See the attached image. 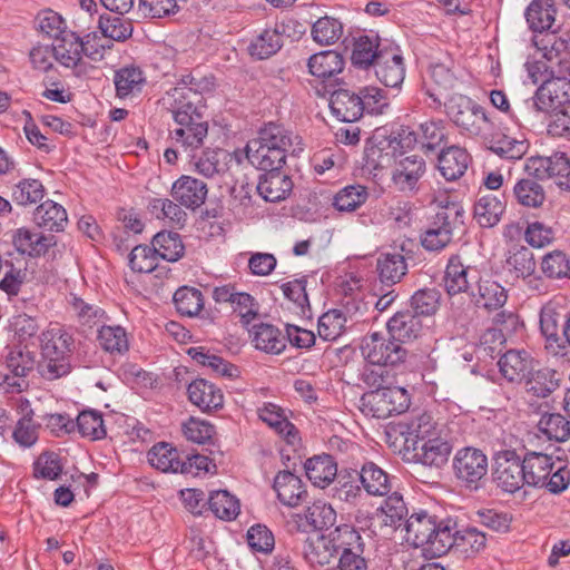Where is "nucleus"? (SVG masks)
<instances>
[{
    "instance_id": "f257e3e1",
    "label": "nucleus",
    "mask_w": 570,
    "mask_h": 570,
    "mask_svg": "<svg viewBox=\"0 0 570 570\" xmlns=\"http://www.w3.org/2000/svg\"><path fill=\"white\" fill-rule=\"evenodd\" d=\"M405 540L421 547L432 557L445 554L455 542L454 523L451 520L438 521L426 512L412 514L404 523Z\"/></svg>"
},
{
    "instance_id": "f03ea898",
    "label": "nucleus",
    "mask_w": 570,
    "mask_h": 570,
    "mask_svg": "<svg viewBox=\"0 0 570 570\" xmlns=\"http://www.w3.org/2000/svg\"><path fill=\"white\" fill-rule=\"evenodd\" d=\"M41 362L39 372L46 380L53 381L70 372V355L73 348L72 335L59 324H51L39 337Z\"/></svg>"
},
{
    "instance_id": "7ed1b4c3",
    "label": "nucleus",
    "mask_w": 570,
    "mask_h": 570,
    "mask_svg": "<svg viewBox=\"0 0 570 570\" xmlns=\"http://www.w3.org/2000/svg\"><path fill=\"white\" fill-rule=\"evenodd\" d=\"M446 112L461 135L472 138L488 139L492 132L493 122L484 108L471 98L463 95H454L445 104Z\"/></svg>"
},
{
    "instance_id": "20e7f679",
    "label": "nucleus",
    "mask_w": 570,
    "mask_h": 570,
    "mask_svg": "<svg viewBox=\"0 0 570 570\" xmlns=\"http://www.w3.org/2000/svg\"><path fill=\"white\" fill-rule=\"evenodd\" d=\"M441 209L436 213L433 222L421 234V244L429 252L444 249L453 238V230L458 223H462L463 207L455 203L440 202Z\"/></svg>"
},
{
    "instance_id": "39448f33",
    "label": "nucleus",
    "mask_w": 570,
    "mask_h": 570,
    "mask_svg": "<svg viewBox=\"0 0 570 570\" xmlns=\"http://www.w3.org/2000/svg\"><path fill=\"white\" fill-rule=\"evenodd\" d=\"M520 115L527 118L532 110L553 112L570 106V80L554 77L546 80L535 91L534 96L523 101Z\"/></svg>"
},
{
    "instance_id": "423d86ee",
    "label": "nucleus",
    "mask_w": 570,
    "mask_h": 570,
    "mask_svg": "<svg viewBox=\"0 0 570 570\" xmlns=\"http://www.w3.org/2000/svg\"><path fill=\"white\" fill-rule=\"evenodd\" d=\"M361 402L363 411L377 419L401 414L409 409L411 403L407 391L400 386H386L370 391L362 396Z\"/></svg>"
},
{
    "instance_id": "0eeeda50",
    "label": "nucleus",
    "mask_w": 570,
    "mask_h": 570,
    "mask_svg": "<svg viewBox=\"0 0 570 570\" xmlns=\"http://www.w3.org/2000/svg\"><path fill=\"white\" fill-rule=\"evenodd\" d=\"M82 55L97 60L102 57V50H91L89 42H83L75 32H66L53 41V58L65 68L72 69L76 76L86 73L87 66Z\"/></svg>"
},
{
    "instance_id": "6e6552de",
    "label": "nucleus",
    "mask_w": 570,
    "mask_h": 570,
    "mask_svg": "<svg viewBox=\"0 0 570 570\" xmlns=\"http://www.w3.org/2000/svg\"><path fill=\"white\" fill-rule=\"evenodd\" d=\"M361 352L368 363L379 366H394L406 357V350L389 333L373 332L364 336Z\"/></svg>"
},
{
    "instance_id": "1a4fd4ad",
    "label": "nucleus",
    "mask_w": 570,
    "mask_h": 570,
    "mask_svg": "<svg viewBox=\"0 0 570 570\" xmlns=\"http://www.w3.org/2000/svg\"><path fill=\"white\" fill-rule=\"evenodd\" d=\"M343 531V524H341L328 533L318 531L307 533L303 541L302 553L308 564L312 567L328 564L337 554Z\"/></svg>"
},
{
    "instance_id": "9d476101",
    "label": "nucleus",
    "mask_w": 570,
    "mask_h": 570,
    "mask_svg": "<svg viewBox=\"0 0 570 570\" xmlns=\"http://www.w3.org/2000/svg\"><path fill=\"white\" fill-rule=\"evenodd\" d=\"M455 476L469 488H478V483L488 473V458L479 449L464 448L459 450L453 458Z\"/></svg>"
},
{
    "instance_id": "9b49d317",
    "label": "nucleus",
    "mask_w": 570,
    "mask_h": 570,
    "mask_svg": "<svg viewBox=\"0 0 570 570\" xmlns=\"http://www.w3.org/2000/svg\"><path fill=\"white\" fill-rule=\"evenodd\" d=\"M568 316L563 306L556 301L548 302L540 312V330L546 338V348L556 356L564 354L566 345L559 330Z\"/></svg>"
},
{
    "instance_id": "f8f14e48",
    "label": "nucleus",
    "mask_w": 570,
    "mask_h": 570,
    "mask_svg": "<svg viewBox=\"0 0 570 570\" xmlns=\"http://www.w3.org/2000/svg\"><path fill=\"white\" fill-rule=\"evenodd\" d=\"M343 530L342 540L337 547V553H340L337 567L326 570H366L364 541L360 532L350 524H343Z\"/></svg>"
},
{
    "instance_id": "ddd939ff",
    "label": "nucleus",
    "mask_w": 570,
    "mask_h": 570,
    "mask_svg": "<svg viewBox=\"0 0 570 570\" xmlns=\"http://www.w3.org/2000/svg\"><path fill=\"white\" fill-rule=\"evenodd\" d=\"M493 480L498 488L508 493H514L525 484L522 461L515 452L499 453L495 459Z\"/></svg>"
},
{
    "instance_id": "4468645a",
    "label": "nucleus",
    "mask_w": 570,
    "mask_h": 570,
    "mask_svg": "<svg viewBox=\"0 0 570 570\" xmlns=\"http://www.w3.org/2000/svg\"><path fill=\"white\" fill-rule=\"evenodd\" d=\"M195 117L178 112L176 128L170 131L171 139L185 149L199 148L208 134V124L204 116Z\"/></svg>"
},
{
    "instance_id": "2eb2a0df",
    "label": "nucleus",
    "mask_w": 570,
    "mask_h": 570,
    "mask_svg": "<svg viewBox=\"0 0 570 570\" xmlns=\"http://www.w3.org/2000/svg\"><path fill=\"white\" fill-rule=\"evenodd\" d=\"M426 171V165L422 157L410 155L395 161L392 170V181L400 191H414L419 180Z\"/></svg>"
},
{
    "instance_id": "dca6fc26",
    "label": "nucleus",
    "mask_w": 570,
    "mask_h": 570,
    "mask_svg": "<svg viewBox=\"0 0 570 570\" xmlns=\"http://www.w3.org/2000/svg\"><path fill=\"white\" fill-rule=\"evenodd\" d=\"M480 272L475 266L464 265L458 255L451 256L444 274V288L449 295L465 293L476 283Z\"/></svg>"
},
{
    "instance_id": "f3484780",
    "label": "nucleus",
    "mask_w": 570,
    "mask_h": 570,
    "mask_svg": "<svg viewBox=\"0 0 570 570\" xmlns=\"http://www.w3.org/2000/svg\"><path fill=\"white\" fill-rule=\"evenodd\" d=\"M256 139L265 146L282 148L283 154L296 156L304 150L302 138L283 125L269 122L259 131Z\"/></svg>"
},
{
    "instance_id": "a211bd4d",
    "label": "nucleus",
    "mask_w": 570,
    "mask_h": 570,
    "mask_svg": "<svg viewBox=\"0 0 570 570\" xmlns=\"http://www.w3.org/2000/svg\"><path fill=\"white\" fill-rule=\"evenodd\" d=\"M375 75L386 87H399L405 77L403 57L397 48H384L375 62Z\"/></svg>"
},
{
    "instance_id": "6ab92c4d",
    "label": "nucleus",
    "mask_w": 570,
    "mask_h": 570,
    "mask_svg": "<svg viewBox=\"0 0 570 570\" xmlns=\"http://www.w3.org/2000/svg\"><path fill=\"white\" fill-rule=\"evenodd\" d=\"M207 185L195 177L183 175L171 186L170 195L181 206L199 208L207 197Z\"/></svg>"
},
{
    "instance_id": "aec40b11",
    "label": "nucleus",
    "mask_w": 570,
    "mask_h": 570,
    "mask_svg": "<svg viewBox=\"0 0 570 570\" xmlns=\"http://www.w3.org/2000/svg\"><path fill=\"white\" fill-rule=\"evenodd\" d=\"M401 434L405 435V442L412 443L416 449L419 442L438 438L444 434V429L433 420L431 414L421 413L409 421L399 424Z\"/></svg>"
},
{
    "instance_id": "412c9836",
    "label": "nucleus",
    "mask_w": 570,
    "mask_h": 570,
    "mask_svg": "<svg viewBox=\"0 0 570 570\" xmlns=\"http://www.w3.org/2000/svg\"><path fill=\"white\" fill-rule=\"evenodd\" d=\"M500 373L511 383H522L535 365L533 357L524 350L507 351L498 362Z\"/></svg>"
},
{
    "instance_id": "4be33fe9",
    "label": "nucleus",
    "mask_w": 570,
    "mask_h": 570,
    "mask_svg": "<svg viewBox=\"0 0 570 570\" xmlns=\"http://www.w3.org/2000/svg\"><path fill=\"white\" fill-rule=\"evenodd\" d=\"M245 151L248 161L261 170L281 169L287 157L283 154L282 148L265 146L256 138L247 142Z\"/></svg>"
},
{
    "instance_id": "5701e85b",
    "label": "nucleus",
    "mask_w": 570,
    "mask_h": 570,
    "mask_svg": "<svg viewBox=\"0 0 570 570\" xmlns=\"http://www.w3.org/2000/svg\"><path fill=\"white\" fill-rule=\"evenodd\" d=\"M189 401L204 412H212L223 407L224 394L213 383L198 379L188 385Z\"/></svg>"
},
{
    "instance_id": "b1692460",
    "label": "nucleus",
    "mask_w": 570,
    "mask_h": 570,
    "mask_svg": "<svg viewBox=\"0 0 570 570\" xmlns=\"http://www.w3.org/2000/svg\"><path fill=\"white\" fill-rule=\"evenodd\" d=\"M257 185L258 194L266 200L276 203L285 199L293 189L291 178L279 169L265 170Z\"/></svg>"
},
{
    "instance_id": "393cba45",
    "label": "nucleus",
    "mask_w": 570,
    "mask_h": 570,
    "mask_svg": "<svg viewBox=\"0 0 570 570\" xmlns=\"http://www.w3.org/2000/svg\"><path fill=\"white\" fill-rule=\"evenodd\" d=\"M330 108L341 121L353 122L363 115L360 95L347 89H337L331 95Z\"/></svg>"
},
{
    "instance_id": "a878e982",
    "label": "nucleus",
    "mask_w": 570,
    "mask_h": 570,
    "mask_svg": "<svg viewBox=\"0 0 570 570\" xmlns=\"http://www.w3.org/2000/svg\"><path fill=\"white\" fill-rule=\"evenodd\" d=\"M476 283V292L471 293L472 301L476 307L487 311H497L503 307L508 298V293L500 283L491 278H482L481 276Z\"/></svg>"
},
{
    "instance_id": "bb28decb",
    "label": "nucleus",
    "mask_w": 570,
    "mask_h": 570,
    "mask_svg": "<svg viewBox=\"0 0 570 570\" xmlns=\"http://www.w3.org/2000/svg\"><path fill=\"white\" fill-rule=\"evenodd\" d=\"M452 451L446 434L422 442L420 451L416 453L417 461L425 466L441 469L448 461Z\"/></svg>"
},
{
    "instance_id": "cd10ccee",
    "label": "nucleus",
    "mask_w": 570,
    "mask_h": 570,
    "mask_svg": "<svg viewBox=\"0 0 570 570\" xmlns=\"http://www.w3.org/2000/svg\"><path fill=\"white\" fill-rule=\"evenodd\" d=\"M522 461L525 484L542 488L546 479L554 469L556 462L547 454L539 452L528 453Z\"/></svg>"
},
{
    "instance_id": "c85d7f7f",
    "label": "nucleus",
    "mask_w": 570,
    "mask_h": 570,
    "mask_svg": "<svg viewBox=\"0 0 570 570\" xmlns=\"http://www.w3.org/2000/svg\"><path fill=\"white\" fill-rule=\"evenodd\" d=\"M470 164V155L464 148L451 146L441 151L438 167L446 180H456L462 177Z\"/></svg>"
},
{
    "instance_id": "c756f323",
    "label": "nucleus",
    "mask_w": 570,
    "mask_h": 570,
    "mask_svg": "<svg viewBox=\"0 0 570 570\" xmlns=\"http://www.w3.org/2000/svg\"><path fill=\"white\" fill-rule=\"evenodd\" d=\"M278 500L287 507H297L304 500L306 490L302 480L289 471L279 472L274 480Z\"/></svg>"
},
{
    "instance_id": "7c9ffc66",
    "label": "nucleus",
    "mask_w": 570,
    "mask_h": 570,
    "mask_svg": "<svg viewBox=\"0 0 570 570\" xmlns=\"http://www.w3.org/2000/svg\"><path fill=\"white\" fill-rule=\"evenodd\" d=\"M56 244L55 236L43 235L28 228H19L13 236L17 250L29 256H40Z\"/></svg>"
},
{
    "instance_id": "2f4dec72",
    "label": "nucleus",
    "mask_w": 570,
    "mask_h": 570,
    "mask_svg": "<svg viewBox=\"0 0 570 570\" xmlns=\"http://www.w3.org/2000/svg\"><path fill=\"white\" fill-rule=\"evenodd\" d=\"M421 331L422 322L411 311L397 312L387 322L389 335L401 344L416 338Z\"/></svg>"
},
{
    "instance_id": "473e14b6",
    "label": "nucleus",
    "mask_w": 570,
    "mask_h": 570,
    "mask_svg": "<svg viewBox=\"0 0 570 570\" xmlns=\"http://www.w3.org/2000/svg\"><path fill=\"white\" fill-rule=\"evenodd\" d=\"M257 414L263 422L283 435L288 443L293 444L295 442L297 430L287 420L285 411L281 406L274 403H264L257 409Z\"/></svg>"
},
{
    "instance_id": "72a5a7b5",
    "label": "nucleus",
    "mask_w": 570,
    "mask_h": 570,
    "mask_svg": "<svg viewBox=\"0 0 570 570\" xmlns=\"http://www.w3.org/2000/svg\"><path fill=\"white\" fill-rule=\"evenodd\" d=\"M305 472L308 480L321 489L327 487L336 476L337 466L333 458L327 454L316 455L305 462Z\"/></svg>"
},
{
    "instance_id": "f704fd0d",
    "label": "nucleus",
    "mask_w": 570,
    "mask_h": 570,
    "mask_svg": "<svg viewBox=\"0 0 570 570\" xmlns=\"http://www.w3.org/2000/svg\"><path fill=\"white\" fill-rule=\"evenodd\" d=\"M504 209L505 205L499 197L491 194L482 195L474 204V219L481 227L490 228L500 222Z\"/></svg>"
},
{
    "instance_id": "c9c22d12",
    "label": "nucleus",
    "mask_w": 570,
    "mask_h": 570,
    "mask_svg": "<svg viewBox=\"0 0 570 570\" xmlns=\"http://www.w3.org/2000/svg\"><path fill=\"white\" fill-rule=\"evenodd\" d=\"M524 16L529 28L534 32L550 30L554 22V4L552 0H532Z\"/></svg>"
},
{
    "instance_id": "e433bc0d",
    "label": "nucleus",
    "mask_w": 570,
    "mask_h": 570,
    "mask_svg": "<svg viewBox=\"0 0 570 570\" xmlns=\"http://www.w3.org/2000/svg\"><path fill=\"white\" fill-rule=\"evenodd\" d=\"M33 222L47 230L60 232L68 222L67 212L61 205L46 200L35 210Z\"/></svg>"
},
{
    "instance_id": "4c0bfd02",
    "label": "nucleus",
    "mask_w": 570,
    "mask_h": 570,
    "mask_svg": "<svg viewBox=\"0 0 570 570\" xmlns=\"http://www.w3.org/2000/svg\"><path fill=\"white\" fill-rule=\"evenodd\" d=\"M145 82V75L139 67L126 66L115 72L114 83L119 98L139 94Z\"/></svg>"
},
{
    "instance_id": "58836bf2",
    "label": "nucleus",
    "mask_w": 570,
    "mask_h": 570,
    "mask_svg": "<svg viewBox=\"0 0 570 570\" xmlns=\"http://www.w3.org/2000/svg\"><path fill=\"white\" fill-rule=\"evenodd\" d=\"M504 267L514 277L527 278L535 271L534 255L525 246H513L507 254Z\"/></svg>"
},
{
    "instance_id": "ea45409f",
    "label": "nucleus",
    "mask_w": 570,
    "mask_h": 570,
    "mask_svg": "<svg viewBox=\"0 0 570 570\" xmlns=\"http://www.w3.org/2000/svg\"><path fill=\"white\" fill-rule=\"evenodd\" d=\"M173 102L170 104L174 120H177L178 112L186 114L193 118L203 116L202 97L190 88H174L170 92Z\"/></svg>"
},
{
    "instance_id": "a19ab883",
    "label": "nucleus",
    "mask_w": 570,
    "mask_h": 570,
    "mask_svg": "<svg viewBox=\"0 0 570 570\" xmlns=\"http://www.w3.org/2000/svg\"><path fill=\"white\" fill-rule=\"evenodd\" d=\"M360 480L370 495L384 497L391 491V481L387 473L373 462L363 465Z\"/></svg>"
},
{
    "instance_id": "79ce46f5",
    "label": "nucleus",
    "mask_w": 570,
    "mask_h": 570,
    "mask_svg": "<svg viewBox=\"0 0 570 570\" xmlns=\"http://www.w3.org/2000/svg\"><path fill=\"white\" fill-rule=\"evenodd\" d=\"M343 57L334 50L313 55L308 60L309 72L317 78H331L343 70Z\"/></svg>"
},
{
    "instance_id": "37998d69",
    "label": "nucleus",
    "mask_w": 570,
    "mask_h": 570,
    "mask_svg": "<svg viewBox=\"0 0 570 570\" xmlns=\"http://www.w3.org/2000/svg\"><path fill=\"white\" fill-rule=\"evenodd\" d=\"M252 337L255 347L266 353L279 354L286 346V338L278 328L269 324L255 325Z\"/></svg>"
},
{
    "instance_id": "c03bdc74",
    "label": "nucleus",
    "mask_w": 570,
    "mask_h": 570,
    "mask_svg": "<svg viewBox=\"0 0 570 570\" xmlns=\"http://www.w3.org/2000/svg\"><path fill=\"white\" fill-rule=\"evenodd\" d=\"M148 462L161 472L177 473L183 466L178 451L165 442L154 445L148 451Z\"/></svg>"
},
{
    "instance_id": "a18cd8bd",
    "label": "nucleus",
    "mask_w": 570,
    "mask_h": 570,
    "mask_svg": "<svg viewBox=\"0 0 570 570\" xmlns=\"http://www.w3.org/2000/svg\"><path fill=\"white\" fill-rule=\"evenodd\" d=\"M151 245L157 258L168 262H177L185 250L180 236L174 232H159L154 236Z\"/></svg>"
},
{
    "instance_id": "49530a36",
    "label": "nucleus",
    "mask_w": 570,
    "mask_h": 570,
    "mask_svg": "<svg viewBox=\"0 0 570 570\" xmlns=\"http://www.w3.org/2000/svg\"><path fill=\"white\" fill-rule=\"evenodd\" d=\"M188 355L198 364L209 368L214 374L224 377H235L238 368L223 357L209 353L204 347H190Z\"/></svg>"
},
{
    "instance_id": "de8ad7c7",
    "label": "nucleus",
    "mask_w": 570,
    "mask_h": 570,
    "mask_svg": "<svg viewBox=\"0 0 570 570\" xmlns=\"http://www.w3.org/2000/svg\"><path fill=\"white\" fill-rule=\"evenodd\" d=\"M518 204L528 208H540L546 202L543 187L533 178L519 179L513 187Z\"/></svg>"
},
{
    "instance_id": "09e8293b",
    "label": "nucleus",
    "mask_w": 570,
    "mask_h": 570,
    "mask_svg": "<svg viewBox=\"0 0 570 570\" xmlns=\"http://www.w3.org/2000/svg\"><path fill=\"white\" fill-rule=\"evenodd\" d=\"M377 271L382 283L395 284L406 274L405 258L399 253H385L377 258Z\"/></svg>"
},
{
    "instance_id": "8fccbe9b",
    "label": "nucleus",
    "mask_w": 570,
    "mask_h": 570,
    "mask_svg": "<svg viewBox=\"0 0 570 570\" xmlns=\"http://www.w3.org/2000/svg\"><path fill=\"white\" fill-rule=\"evenodd\" d=\"M483 142L494 154L510 160L521 159L528 150V144L525 140H519L505 135L500 138H495L491 132L488 136V139Z\"/></svg>"
},
{
    "instance_id": "3c124183",
    "label": "nucleus",
    "mask_w": 570,
    "mask_h": 570,
    "mask_svg": "<svg viewBox=\"0 0 570 570\" xmlns=\"http://www.w3.org/2000/svg\"><path fill=\"white\" fill-rule=\"evenodd\" d=\"M98 24L101 33L106 38H109L118 42L126 41L132 36V21L128 18H125L124 14L100 16Z\"/></svg>"
},
{
    "instance_id": "603ef678",
    "label": "nucleus",
    "mask_w": 570,
    "mask_h": 570,
    "mask_svg": "<svg viewBox=\"0 0 570 570\" xmlns=\"http://www.w3.org/2000/svg\"><path fill=\"white\" fill-rule=\"evenodd\" d=\"M173 299L177 312L185 316H196L204 307L203 294L194 287L183 286L178 288Z\"/></svg>"
},
{
    "instance_id": "864d4df0",
    "label": "nucleus",
    "mask_w": 570,
    "mask_h": 570,
    "mask_svg": "<svg viewBox=\"0 0 570 570\" xmlns=\"http://www.w3.org/2000/svg\"><path fill=\"white\" fill-rule=\"evenodd\" d=\"M282 47V36L275 29H266L248 46V52L256 59H267Z\"/></svg>"
},
{
    "instance_id": "5fc2aeb1",
    "label": "nucleus",
    "mask_w": 570,
    "mask_h": 570,
    "mask_svg": "<svg viewBox=\"0 0 570 570\" xmlns=\"http://www.w3.org/2000/svg\"><path fill=\"white\" fill-rule=\"evenodd\" d=\"M538 429L549 440L557 442H564L570 438V422L559 413L543 414Z\"/></svg>"
},
{
    "instance_id": "6e6d98bb",
    "label": "nucleus",
    "mask_w": 570,
    "mask_h": 570,
    "mask_svg": "<svg viewBox=\"0 0 570 570\" xmlns=\"http://www.w3.org/2000/svg\"><path fill=\"white\" fill-rule=\"evenodd\" d=\"M70 311L82 325L92 326L102 321L105 312L96 304L85 301L76 294L68 298Z\"/></svg>"
},
{
    "instance_id": "4d7b16f0",
    "label": "nucleus",
    "mask_w": 570,
    "mask_h": 570,
    "mask_svg": "<svg viewBox=\"0 0 570 570\" xmlns=\"http://www.w3.org/2000/svg\"><path fill=\"white\" fill-rule=\"evenodd\" d=\"M6 365L14 377L22 379L33 371L36 365V355L33 352L17 346L8 352L6 356Z\"/></svg>"
},
{
    "instance_id": "13d9d810",
    "label": "nucleus",
    "mask_w": 570,
    "mask_h": 570,
    "mask_svg": "<svg viewBox=\"0 0 570 570\" xmlns=\"http://www.w3.org/2000/svg\"><path fill=\"white\" fill-rule=\"evenodd\" d=\"M343 35V23L333 17L320 18L312 28L313 39L323 46L335 43Z\"/></svg>"
},
{
    "instance_id": "bf43d9fd",
    "label": "nucleus",
    "mask_w": 570,
    "mask_h": 570,
    "mask_svg": "<svg viewBox=\"0 0 570 570\" xmlns=\"http://www.w3.org/2000/svg\"><path fill=\"white\" fill-rule=\"evenodd\" d=\"M381 50L382 49H379V42L376 38L361 36L354 42V48L351 57L352 62L355 66L366 68L379 60V55H381Z\"/></svg>"
},
{
    "instance_id": "052dcab7",
    "label": "nucleus",
    "mask_w": 570,
    "mask_h": 570,
    "mask_svg": "<svg viewBox=\"0 0 570 570\" xmlns=\"http://www.w3.org/2000/svg\"><path fill=\"white\" fill-rule=\"evenodd\" d=\"M213 513L222 520H233L239 513V502L225 490L215 491L208 499Z\"/></svg>"
},
{
    "instance_id": "680f3d73",
    "label": "nucleus",
    "mask_w": 570,
    "mask_h": 570,
    "mask_svg": "<svg viewBox=\"0 0 570 570\" xmlns=\"http://www.w3.org/2000/svg\"><path fill=\"white\" fill-rule=\"evenodd\" d=\"M232 156L223 149L206 150L195 161V169L203 176L213 177L227 169L226 161Z\"/></svg>"
},
{
    "instance_id": "e2e57ef3",
    "label": "nucleus",
    "mask_w": 570,
    "mask_h": 570,
    "mask_svg": "<svg viewBox=\"0 0 570 570\" xmlns=\"http://www.w3.org/2000/svg\"><path fill=\"white\" fill-rule=\"evenodd\" d=\"M382 522L384 525L399 529L403 525V521L407 515V508L402 495L397 492L392 493L381 507Z\"/></svg>"
},
{
    "instance_id": "0e129e2a",
    "label": "nucleus",
    "mask_w": 570,
    "mask_h": 570,
    "mask_svg": "<svg viewBox=\"0 0 570 570\" xmlns=\"http://www.w3.org/2000/svg\"><path fill=\"white\" fill-rule=\"evenodd\" d=\"M76 428L83 438L100 440L106 436L102 415L98 411H82L75 422Z\"/></svg>"
},
{
    "instance_id": "69168bd1",
    "label": "nucleus",
    "mask_w": 570,
    "mask_h": 570,
    "mask_svg": "<svg viewBox=\"0 0 570 570\" xmlns=\"http://www.w3.org/2000/svg\"><path fill=\"white\" fill-rule=\"evenodd\" d=\"M304 517L307 523L315 530L332 527L336 522V511L330 503L322 500H317L308 505Z\"/></svg>"
},
{
    "instance_id": "338daca9",
    "label": "nucleus",
    "mask_w": 570,
    "mask_h": 570,
    "mask_svg": "<svg viewBox=\"0 0 570 570\" xmlns=\"http://www.w3.org/2000/svg\"><path fill=\"white\" fill-rule=\"evenodd\" d=\"M368 197L362 185H351L341 189L334 197L333 205L340 212H353L363 205Z\"/></svg>"
},
{
    "instance_id": "774afa93",
    "label": "nucleus",
    "mask_w": 570,
    "mask_h": 570,
    "mask_svg": "<svg viewBox=\"0 0 570 570\" xmlns=\"http://www.w3.org/2000/svg\"><path fill=\"white\" fill-rule=\"evenodd\" d=\"M345 324L346 317L344 314L340 309H331L318 320V335L324 341H335L343 334Z\"/></svg>"
}]
</instances>
